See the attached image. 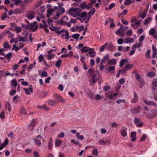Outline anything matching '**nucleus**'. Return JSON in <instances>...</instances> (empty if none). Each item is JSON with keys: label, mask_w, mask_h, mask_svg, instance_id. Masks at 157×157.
I'll return each mask as SVG.
<instances>
[{"label": "nucleus", "mask_w": 157, "mask_h": 157, "mask_svg": "<svg viewBox=\"0 0 157 157\" xmlns=\"http://www.w3.org/2000/svg\"><path fill=\"white\" fill-rule=\"evenodd\" d=\"M64 32H65V33L64 34L65 36H66L65 37V39L68 40L69 38H71V36H69L68 31L67 30H64L63 29H62L61 30H58L56 32V33L57 34H61Z\"/></svg>", "instance_id": "nucleus-1"}, {"label": "nucleus", "mask_w": 157, "mask_h": 157, "mask_svg": "<svg viewBox=\"0 0 157 157\" xmlns=\"http://www.w3.org/2000/svg\"><path fill=\"white\" fill-rule=\"evenodd\" d=\"M81 10H68V13L69 15L73 16L74 17L79 16L80 11Z\"/></svg>", "instance_id": "nucleus-2"}, {"label": "nucleus", "mask_w": 157, "mask_h": 157, "mask_svg": "<svg viewBox=\"0 0 157 157\" xmlns=\"http://www.w3.org/2000/svg\"><path fill=\"white\" fill-rule=\"evenodd\" d=\"M35 13L33 10H27L26 16L29 19L31 20L35 17Z\"/></svg>", "instance_id": "nucleus-3"}, {"label": "nucleus", "mask_w": 157, "mask_h": 157, "mask_svg": "<svg viewBox=\"0 0 157 157\" xmlns=\"http://www.w3.org/2000/svg\"><path fill=\"white\" fill-rule=\"evenodd\" d=\"M43 137L40 135H38L36 137V138L34 139V143L40 146L41 144V142L40 140V139H42Z\"/></svg>", "instance_id": "nucleus-4"}, {"label": "nucleus", "mask_w": 157, "mask_h": 157, "mask_svg": "<svg viewBox=\"0 0 157 157\" xmlns=\"http://www.w3.org/2000/svg\"><path fill=\"white\" fill-rule=\"evenodd\" d=\"M143 101L146 105L157 107V104L153 101H149L147 99H144Z\"/></svg>", "instance_id": "nucleus-5"}, {"label": "nucleus", "mask_w": 157, "mask_h": 157, "mask_svg": "<svg viewBox=\"0 0 157 157\" xmlns=\"http://www.w3.org/2000/svg\"><path fill=\"white\" fill-rule=\"evenodd\" d=\"M24 90H25V93L28 95L30 94L29 91L31 93H33V86L32 85L30 86L29 88V89L24 88Z\"/></svg>", "instance_id": "nucleus-6"}, {"label": "nucleus", "mask_w": 157, "mask_h": 157, "mask_svg": "<svg viewBox=\"0 0 157 157\" xmlns=\"http://www.w3.org/2000/svg\"><path fill=\"white\" fill-rule=\"evenodd\" d=\"M55 99L56 101V103L57 102H62L63 101V100L62 98V97L59 95L56 94L55 96Z\"/></svg>", "instance_id": "nucleus-7"}, {"label": "nucleus", "mask_w": 157, "mask_h": 157, "mask_svg": "<svg viewBox=\"0 0 157 157\" xmlns=\"http://www.w3.org/2000/svg\"><path fill=\"white\" fill-rule=\"evenodd\" d=\"M127 128L125 127H123L121 128V135L123 137H125L127 135V132H126Z\"/></svg>", "instance_id": "nucleus-8"}, {"label": "nucleus", "mask_w": 157, "mask_h": 157, "mask_svg": "<svg viewBox=\"0 0 157 157\" xmlns=\"http://www.w3.org/2000/svg\"><path fill=\"white\" fill-rule=\"evenodd\" d=\"M147 10H145V11H144L143 12H142L141 11H140L139 13L138 17H141L142 19H144L146 16V15L147 13Z\"/></svg>", "instance_id": "nucleus-9"}, {"label": "nucleus", "mask_w": 157, "mask_h": 157, "mask_svg": "<svg viewBox=\"0 0 157 157\" xmlns=\"http://www.w3.org/2000/svg\"><path fill=\"white\" fill-rule=\"evenodd\" d=\"M22 12V10H10L8 14L10 15H11L13 13L18 14L21 13Z\"/></svg>", "instance_id": "nucleus-10"}, {"label": "nucleus", "mask_w": 157, "mask_h": 157, "mask_svg": "<svg viewBox=\"0 0 157 157\" xmlns=\"http://www.w3.org/2000/svg\"><path fill=\"white\" fill-rule=\"evenodd\" d=\"M133 98L131 101L133 103H136L138 100V97L137 94L135 92H134Z\"/></svg>", "instance_id": "nucleus-11"}, {"label": "nucleus", "mask_w": 157, "mask_h": 157, "mask_svg": "<svg viewBox=\"0 0 157 157\" xmlns=\"http://www.w3.org/2000/svg\"><path fill=\"white\" fill-rule=\"evenodd\" d=\"M98 80L97 75L95 74H93L92 76V79H90V81H92L94 83H96Z\"/></svg>", "instance_id": "nucleus-12"}, {"label": "nucleus", "mask_w": 157, "mask_h": 157, "mask_svg": "<svg viewBox=\"0 0 157 157\" xmlns=\"http://www.w3.org/2000/svg\"><path fill=\"white\" fill-rule=\"evenodd\" d=\"M117 62L114 59H111L108 61V64L109 65H115L116 64Z\"/></svg>", "instance_id": "nucleus-13"}, {"label": "nucleus", "mask_w": 157, "mask_h": 157, "mask_svg": "<svg viewBox=\"0 0 157 157\" xmlns=\"http://www.w3.org/2000/svg\"><path fill=\"white\" fill-rule=\"evenodd\" d=\"M136 133L134 132H132L131 133V137L132 138L131 140L132 142H134L136 140Z\"/></svg>", "instance_id": "nucleus-14"}, {"label": "nucleus", "mask_w": 157, "mask_h": 157, "mask_svg": "<svg viewBox=\"0 0 157 157\" xmlns=\"http://www.w3.org/2000/svg\"><path fill=\"white\" fill-rule=\"evenodd\" d=\"M43 2L42 0H40L39 1L37 2L36 3L34 4L33 7L34 9H36L40 6L42 4H43Z\"/></svg>", "instance_id": "nucleus-15"}, {"label": "nucleus", "mask_w": 157, "mask_h": 157, "mask_svg": "<svg viewBox=\"0 0 157 157\" xmlns=\"http://www.w3.org/2000/svg\"><path fill=\"white\" fill-rule=\"evenodd\" d=\"M48 105L51 106H53L56 103V101L53 100H49L48 101Z\"/></svg>", "instance_id": "nucleus-16"}, {"label": "nucleus", "mask_w": 157, "mask_h": 157, "mask_svg": "<svg viewBox=\"0 0 157 157\" xmlns=\"http://www.w3.org/2000/svg\"><path fill=\"white\" fill-rule=\"evenodd\" d=\"M53 140L52 138H51L48 142V148L50 150L52 149L53 146Z\"/></svg>", "instance_id": "nucleus-17"}, {"label": "nucleus", "mask_w": 157, "mask_h": 157, "mask_svg": "<svg viewBox=\"0 0 157 157\" xmlns=\"http://www.w3.org/2000/svg\"><path fill=\"white\" fill-rule=\"evenodd\" d=\"M123 25H121L119 29L117 30L116 33V34L117 35H119L124 30L123 28Z\"/></svg>", "instance_id": "nucleus-18"}, {"label": "nucleus", "mask_w": 157, "mask_h": 157, "mask_svg": "<svg viewBox=\"0 0 157 157\" xmlns=\"http://www.w3.org/2000/svg\"><path fill=\"white\" fill-rule=\"evenodd\" d=\"M65 11V10H59L58 11L56 12L55 16L59 18V17L63 14L64 13Z\"/></svg>", "instance_id": "nucleus-19"}, {"label": "nucleus", "mask_w": 157, "mask_h": 157, "mask_svg": "<svg viewBox=\"0 0 157 157\" xmlns=\"http://www.w3.org/2000/svg\"><path fill=\"white\" fill-rule=\"evenodd\" d=\"M81 17L83 18L84 17H86V18L88 17V16L86 12L84 11L82 13H81V11H80V15Z\"/></svg>", "instance_id": "nucleus-20"}, {"label": "nucleus", "mask_w": 157, "mask_h": 157, "mask_svg": "<svg viewBox=\"0 0 157 157\" xmlns=\"http://www.w3.org/2000/svg\"><path fill=\"white\" fill-rule=\"evenodd\" d=\"M20 112L22 114L26 115L27 114L26 110L25 108L23 107L21 108Z\"/></svg>", "instance_id": "nucleus-21"}, {"label": "nucleus", "mask_w": 157, "mask_h": 157, "mask_svg": "<svg viewBox=\"0 0 157 157\" xmlns=\"http://www.w3.org/2000/svg\"><path fill=\"white\" fill-rule=\"evenodd\" d=\"M85 94L86 95L89 96V95L92 94L91 90L89 88H87L85 89Z\"/></svg>", "instance_id": "nucleus-22"}, {"label": "nucleus", "mask_w": 157, "mask_h": 157, "mask_svg": "<svg viewBox=\"0 0 157 157\" xmlns=\"http://www.w3.org/2000/svg\"><path fill=\"white\" fill-rule=\"evenodd\" d=\"M108 140L104 141L102 140H100L98 141V143L100 145H105L107 144V142H109Z\"/></svg>", "instance_id": "nucleus-23"}, {"label": "nucleus", "mask_w": 157, "mask_h": 157, "mask_svg": "<svg viewBox=\"0 0 157 157\" xmlns=\"http://www.w3.org/2000/svg\"><path fill=\"white\" fill-rule=\"evenodd\" d=\"M62 60L61 59H59L55 63V66L57 67H59L61 65Z\"/></svg>", "instance_id": "nucleus-24"}, {"label": "nucleus", "mask_w": 157, "mask_h": 157, "mask_svg": "<svg viewBox=\"0 0 157 157\" xmlns=\"http://www.w3.org/2000/svg\"><path fill=\"white\" fill-rule=\"evenodd\" d=\"M156 33L155 29L153 28L149 30V34L150 35L153 36Z\"/></svg>", "instance_id": "nucleus-25"}, {"label": "nucleus", "mask_w": 157, "mask_h": 157, "mask_svg": "<svg viewBox=\"0 0 157 157\" xmlns=\"http://www.w3.org/2000/svg\"><path fill=\"white\" fill-rule=\"evenodd\" d=\"M89 48L87 47H84L80 50V51L82 52H88L89 49Z\"/></svg>", "instance_id": "nucleus-26"}, {"label": "nucleus", "mask_w": 157, "mask_h": 157, "mask_svg": "<svg viewBox=\"0 0 157 157\" xmlns=\"http://www.w3.org/2000/svg\"><path fill=\"white\" fill-rule=\"evenodd\" d=\"M55 57L54 54H52V53H48V56L47 57L48 60H51L54 58Z\"/></svg>", "instance_id": "nucleus-27"}, {"label": "nucleus", "mask_w": 157, "mask_h": 157, "mask_svg": "<svg viewBox=\"0 0 157 157\" xmlns=\"http://www.w3.org/2000/svg\"><path fill=\"white\" fill-rule=\"evenodd\" d=\"M127 60L125 59H122L121 62L120 63L119 65V66L120 67H122L123 65L124 64L127 62Z\"/></svg>", "instance_id": "nucleus-28"}, {"label": "nucleus", "mask_w": 157, "mask_h": 157, "mask_svg": "<svg viewBox=\"0 0 157 157\" xmlns=\"http://www.w3.org/2000/svg\"><path fill=\"white\" fill-rule=\"evenodd\" d=\"M54 11V10H47L46 17L48 18L49 17L51 16L52 14V13Z\"/></svg>", "instance_id": "nucleus-29"}, {"label": "nucleus", "mask_w": 157, "mask_h": 157, "mask_svg": "<svg viewBox=\"0 0 157 157\" xmlns=\"http://www.w3.org/2000/svg\"><path fill=\"white\" fill-rule=\"evenodd\" d=\"M11 85L16 87L17 86V83L15 79H13L11 81Z\"/></svg>", "instance_id": "nucleus-30"}, {"label": "nucleus", "mask_w": 157, "mask_h": 157, "mask_svg": "<svg viewBox=\"0 0 157 157\" xmlns=\"http://www.w3.org/2000/svg\"><path fill=\"white\" fill-rule=\"evenodd\" d=\"M133 65L132 64H126L125 67H124L127 70H129L133 67Z\"/></svg>", "instance_id": "nucleus-31"}, {"label": "nucleus", "mask_w": 157, "mask_h": 157, "mask_svg": "<svg viewBox=\"0 0 157 157\" xmlns=\"http://www.w3.org/2000/svg\"><path fill=\"white\" fill-rule=\"evenodd\" d=\"M37 120L36 119H34L32 121L31 124H29V125L32 126L34 127V126L37 124Z\"/></svg>", "instance_id": "nucleus-32"}, {"label": "nucleus", "mask_w": 157, "mask_h": 157, "mask_svg": "<svg viewBox=\"0 0 157 157\" xmlns=\"http://www.w3.org/2000/svg\"><path fill=\"white\" fill-rule=\"evenodd\" d=\"M130 111L133 113H138L139 112V110L138 109H130Z\"/></svg>", "instance_id": "nucleus-33"}, {"label": "nucleus", "mask_w": 157, "mask_h": 157, "mask_svg": "<svg viewBox=\"0 0 157 157\" xmlns=\"http://www.w3.org/2000/svg\"><path fill=\"white\" fill-rule=\"evenodd\" d=\"M80 35L78 33L74 34L72 35V37L74 39H76V40H77L78 39V38Z\"/></svg>", "instance_id": "nucleus-34"}, {"label": "nucleus", "mask_w": 157, "mask_h": 157, "mask_svg": "<svg viewBox=\"0 0 157 157\" xmlns=\"http://www.w3.org/2000/svg\"><path fill=\"white\" fill-rule=\"evenodd\" d=\"M150 52H151L150 50L149 49H148L147 50L145 54V57H146V58L149 59L150 58Z\"/></svg>", "instance_id": "nucleus-35"}, {"label": "nucleus", "mask_w": 157, "mask_h": 157, "mask_svg": "<svg viewBox=\"0 0 157 157\" xmlns=\"http://www.w3.org/2000/svg\"><path fill=\"white\" fill-rule=\"evenodd\" d=\"M108 45V43H106L104 45L102 46L100 49V51L101 52H103L104 51L105 48Z\"/></svg>", "instance_id": "nucleus-36"}, {"label": "nucleus", "mask_w": 157, "mask_h": 157, "mask_svg": "<svg viewBox=\"0 0 157 157\" xmlns=\"http://www.w3.org/2000/svg\"><path fill=\"white\" fill-rule=\"evenodd\" d=\"M76 137L78 139L80 140H82L84 139V137L83 135H80L78 133H77L76 136Z\"/></svg>", "instance_id": "nucleus-37"}, {"label": "nucleus", "mask_w": 157, "mask_h": 157, "mask_svg": "<svg viewBox=\"0 0 157 157\" xmlns=\"http://www.w3.org/2000/svg\"><path fill=\"white\" fill-rule=\"evenodd\" d=\"M113 48V45L111 44H109L106 47V49L107 50H110L112 49Z\"/></svg>", "instance_id": "nucleus-38"}, {"label": "nucleus", "mask_w": 157, "mask_h": 157, "mask_svg": "<svg viewBox=\"0 0 157 157\" xmlns=\"http://www.w3.org/2000/svg\"><path fill=\"white\" fill-rule=\"evenodd\" d=\"M93 155L95 156H97L98 155V151L96 149H94L92 151Z\"/></svg>", "instance_id": "nucleus-39"}, {"label": "nucleus", "mask_w": 157, "mask_h": 157, "mask_svg": "<svg viewBox=\"0 0 157 157\" xmlns=\"http://www.w3.org/2000/svg\"><path fill=\"white\" fill-rule=\"evenodd\" d=\"M151 20V18L150 17H148L146 18L144 21V25H146L148 23L150 22Z\"/></svg>", "instance_id": "nucleus-40"}, {"label": "nucleus", "mask_w": 157, "mask_h": 157, "mask_svg": "<svg viewBox=\"0 0 157 157\" xmlns=\"http://www.w3.org/2000/svg\"><path fill=\"white\" fill-rule=\"evenodd\" d=\"M116 103L117 104H120L121 103L123 102V103H125L126 101L124 99H118L117 100Z\"/></svg>", "instance_id": "nucleus-41"}, {"label": "nucleus", "mask_w": 157, "mask_h": 157, "mask_svg": "<svg viewBox=\"0 0 157 157\" xmlns=\"http://www.w3.org/2000/svg\"><path fill=\"white\" fill-rule=\"evenodd\" d=\"M38 107L39 108H42L44 109L45 110L47 111H48L50 110L49 109L47 108V106L45 105H44L42 106H39Z\"/></svg>", "instance_id": "nucleus-42"}, {"label": "nucleus", "mask_w": 157, "mask_h": 157, "mask_svg": "<svg viewBox=\"0 0 157 157\" xmlns=\"http://www.w3.org/2000/svg\"><path fill=\"white\" fill-rule=\"evenodd\" d=\"M61 144V141L60 140H57L55 141V144L56 146L58 147Z\"/></svg>", "instance_id": "nucleus-43"}, {"label": "nucleus", "mask_w": 157, "mask_h": 157, "mask_svg": "<svg viewBox=\"0 0 157 157\" xmlns=\"http://www.w3.org/2000/svg\"><path fill=\"white\" fill-rule=\"evenodd\" d=\"M147 136L145 134H143L142 136L140 139V140L141 141H144L146 139Z\"/></svg>", "instance_id": "nucleus-44"}, {"label": "nucleus", "mask_w": 157, "mask_h": 157, "mask_svg": "<svg viewBox=\"0 0 157 157\" xmlns=\"http://www.w3.org/2000/svg\"><path fill=\"white\" fill-rule=\"evenodd\" d=\"M109 125H110L112 127H116L119 126V124H117L116 122H113L112 124H109Z\"/></svg>", "instance_id": "nucleus-45"}, {"label": "nucleus", "mask_w": 157, "mask_h": 157, "mask_svg": "<svg viewBox=\"0 0 157 157\" xmlns=\"http://www.w3.org/2000/svg\"><path fill=\"white\" fill-rule=\"evenodd\" d=\"M15 30L16 33H18L21 31L22 29L21 27L17 26L15 28Z\"/></svg>", "instance_id": "nucleus-46"}, {"label": "nucleus", "mask_w": 157, "mask_h": 157, "mask_svg": "<svg viewBox=\"0 0 157 157\" xmlns=\"http://www.w3.org/2000/svg\"><path fill=\"white\" fill-rule=\"evenodd\" d=\"M86 4L85 2H83L80 3V6L82 9H84L86 8Z\"/></svg>", "instance_id": "nucleus-47"}, {"label": "nucleus", "mask_w": 157, "mask_h": 157, "mask_svg": "<svg viewBox=\"0 0 157 157\" xmlns=\"http://www.w3.org/2000/svg\"><path fill=\"white\" fill-rule=\"evenodd\" d=\"M113 21V19L111 18H108L107 19H106L105 21V25L107 24L109 22H112Z\"/></svg>", "instance_id": "nucleus-48"}, {"label": "nucleus", "mask_w": 157, "mask_h": 157, "mask_svg": "<svg viewBox=\"0 0 157 157\" xmlns=\"http://www.w3.org/2000/svg\"><path fill=\"white\" fill-rule=\"evenodd\" d=\"M94 49L93 48H89L88 53L89 54H95V52L93 51Z\"/></svg>", "instance_id": "nucleus-49"}, {"label": "nucleus", "mask_w": 157, "mask_h": 157, "mask_svg": "<svg viewBox=\"0 0 157 157\" xmlns=\"http://www.w3.org/2000/svg\"><path fill=\"white\" fill-rule=\"evenodd\" d=\"M44 59V56L42 55H40L38 57V59L40 62H41V61L43 60Z\"/></svg>", "instance_id": "nucleus-50"}, {"label": "nucleus", "mask_w": 157, "mask_h": 157, "mask_svg": "<svg viewBox=\"0 0 157 157\" xmlns=\"http://www.w3.org/2000/svg\"><path fill=\"white\" fill-rule=\"evenodd\" d=\"M6 106L7 107L8 111L10 112L11 111V106L9 102H7L6 104Z\"/></svg>", "instance_id": "nucleus-51"}, {"label": "nucleus", "mask_w": 157, "mask_h": 157, "mask_svg": "<svg viewBox=\"0 0 157 157\" xmlns=\"http://www.w3.org/2000/svg\"><path fill=\"white\" fill-rule=\"evenodd\" d=\"M46 8L47 10H54L52 8V6L50 4H47L46 6Z\"/></svg>", "instance_id": "nucleus-52"}, {"label": "nucleus", "mask_w": 157, "mask_h": 157, "mask_svg": "<svg viewBox=\"0 0 157 157\" xmlns=\"http://www.w3.org/2000/svg\"><path fill=\"white\" fill-rule=\"evenodd\" d=\"M132 29H129L126 31V34L128 36H131L132 35Z\"/></svg>", "instance_id": "nucleus-53"}, {"label": "nucleus", "mask_w": 157, "mask_h": 157, "mask_svg": "<svg viewBox=\"0 0 157 157\" xmlns=\"http://www.w3.org/2000/svg\"><path fill=\"white\" fill-rule=\"evenodd\" d=\"M118 49L119 52L124 51L125 49V47H123L122 46H118Z\"/></svg>", "instance_id": "nucleus-54"}, {"label": "nucleus", "mask_w": 157, "mask_h": 157, "mask_svg": "<svg viewBox=\"0 0 157 157\" xmlns=\"http://www.w3.org/2000/svg\"><path fill=\"white\" fill-rule=\"evenodd\" d=\"M59 6V10H64V9L62 7V6L63 5V4L62 2H60L58 3Z\"/></svg>", "instance_id": "nucleus-55"}, {"label": "nucleus", "mask_w": 157, "mask_h": 157, "mask_svg": "<svg viewBox=\"0 0 157 157\" xmlns=\"http://www.w3.org/2000/svg\"><path fill=\"white\" fill-rule=\"evenodd\" d=\"M48 94V93L47 91L43 92L41 93V96L42 98H44Z\"/></svg>", "instance_id": "nucleus-56"}, {"label": "nucleus", "mask_w": 157, "mask_h": 157, "mask_svg": "<svg viewBox=\"0 0 157 157\" xmlns=\"http://www.w3.org/2000/svg\"><path fill=\"white\" fill-rule=\"evenodd\" d=\"M145 36L143 35H141L140 36V37L139 39V41L140 42H142L143 41L144 39H145Z\"/></svg>", "instance_id": "nucleus-57"}, {"label": "nucleus", "mask_w": 157, "mask_h": 157, "mask_svg": "<svg viewBox=\"0 0 157 157\" xmlns=\"http://www.w3.org/2000/svg\"><path fill=\"white\" fill-rule=\"evenodd\" d=\"M12 55V54L11 53L9 52L8 53L6 56H5V57H6L7 59H9L10 58V57Z\"/></svg>", "instance_id": "nucleus-58"}, {"label": "nucleus", "mask_w": 157, "mask_h": 157, "mask_svg": "<svg viewBox=\"0 0 157 157\" xmlns=\"http://www.w3.org/2000/svg\"><path fill=\"white\" fill-rule=\"evenodd\" d=\"M117 43L119 44H122L124 43L123 39L122 38L119 39L117 41Z\"/></svg>", "instance_id": "nucleus-59"}, {"label": "nucleus", "mask_w": 157, "mask_h": 157, "mask_svg": "<svg viewBox=\"0 0 157 157\" xmlns=\"http://www.w3.org/2000/svg\"><path fill=\"white\" fill-rule=\"evenodd\" d=\"M140 118H135L134 119V123L136 124L140 122Z\"/></svg>", "instance_id": "nucleus-60"}, {"label": "nucleus", "mask_w": 157, "mask_h": 157, "mask_svg": "<svg viewBox=\"0 0 157 157\" xmlns=\"http://www.w3.org/2000/svg\"><path fill=\"white\" fill-rule=\"evenodd\" d=\"M16 92V90H11L10 91V94L11 96H12L15 94Z\"/></svg>", "instance_id": "nucleus-61"}, {"label": "nucleus", "mask_w": 157, "mask_h": 157, "mask_svg": "<svg viewBox=\"0 0 157 157\" xmlns=\"http://www.w3.org/2000/svg\"><path fill=\"white\" fill-rule=\"evenodd\" d=\"M17 38L18 39L19 41H22L23 42L25 41V38L21 37V36L17 37Z\"/></svg>", "instance_id": "nucleus-62"}, {"label": "nucleus", "mask_w": 157, "mask_h": 157, "mask_svg": "<svg viewBox=\"0 0 157 157\" xmlns=\"http://www.w3.org/2000/svg\"><path fill=\"white\" fill-rule=\"evenodd\" d=\"M7 14L6 13H4L3 14L2 16L1 17V19L2 20H4L7 17Z\"/></svg>", "instance_id": "nucleus-63"}, {"label": "nucleus", "mask_w": 157, "mask_h": 157, "mask_svg": "<svg viewBox=\"0 0 157 157\" xmlns=\"http://www.w3.org/2000/svg\"><path fill=\"white\" fill-rule=\"evenodd\" d=\"M152 85L155 87L157 86V79H154L152 81Z\"/></svg>", "instance_id": "nucleus-64"}]
</instances>
